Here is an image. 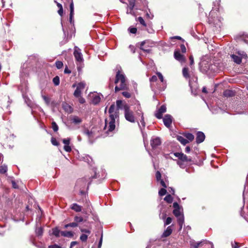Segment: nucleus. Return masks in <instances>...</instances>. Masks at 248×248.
I'll list each match as a JSON object with an SVG mask.
<instances>
[{
    "label": "nucleus",
    "mask_w": 248,
    "mask_h": 248,
    "mask_svg": "<svg viewBox=\"0 0 248 248\" xmlns=\"http://www.w3.org/2000/svg\"><path fill=\"white\" fill-rule=\"evenodd\" d=\"M128 30L130 33L135 34L136 33L137 29L136 28H129Z\"/></svg>",
    "instance_id": "nucleus-52"
},
{
    "label": "nucleus",
    "mask_w": 248,
    "mask_h": 248,
    "mask_svg": "<svg viewBox=\"0 0 248 248\" xmlns=\"http://www.w3.org/2000/svg\"><path fill=\"white\" fill-rule=\"evenodd\" d=\"M118 111L109 114L110 121L108 123V129L107 133L109 135L115 128V119L118 117Z\"/></svg>",
    "instance_id": "nucleus-2"
},
{
    "label": "nucleus",
    "mask_w": 248,
    "mask_h": 248,
    "mask_svg": "<svg viewBox=\"0 0 248 248\" xmlns=\"http://www.w3.org/2000/svg\"><path fill=\"white\" fill-rule=\"evenodd\" d=\"M140 123H141V124L143 127L145 126V123L144 122V119L143 116V112H141V119L140 120Z\"/></svg>",
    "instance_id": "nucleus-48"
},
{
    "label": "nucleus",
    "mask_w": 248,
    "mask_h": 248,
    "mask_svg": "<svg viewBox=\"0 0 248 248\" xmlns=\"http://www.w3.org/2000/svg\"><path fill=\"white\" fill-rule=\"evenodd\" d=\"M70 208L77 212H80L82 210V206L76 203L71 204Z\"/></svg>",
    "instance_id": "nucleus-16"
},
{
    "label": "nucleus",
    "mask_w": 248,
    "mask_h": 248,
    "mask_svg": "<svg viewBox=\"0 0 248 248\" xmlns=\"http://www.w3.org/2000/svg\"><path fill=\"white\" fill-rule=\"evenodd\" d=\"M123 95L126 98H129L131 96V93L128 92H123L122 93Z\"/></svg>",
    "instance_id": "nucleus-47"
},
{
    "label": "nucleus",
    "mask_w": 248,
    "mask_h": 248,
    "mask_svg": "<svg viewBox=\"0 0 248 248\" xmlns=\"http://www.w3.org/2000/svg\"><path fill=\"white\" fill-rule=\"evenodd\" d=\"M172 230L171 228V226H169L167 227V229L162 234V237H168L172 233Z\"/></svg>",
    "instance_id": "nucleus-18"
},
{
    "label": "nucleus",
    "mask_w": 248,
    "mask_h": 248,
    "mask_svg": "<svg viewBox=\"0 0 248 248\" xmlns=\"http://www.w3.org/2000/svg\"><path fill=\"white\" fill-rule=\"evenodd\" d=\"M185 136L188 140H189L190 141H192L194 139V135L190 133H186L185 135Z\"/></svg>",
    "instance_id": "nucleus-31"
},
{
    "label": "nucleus",
    "mask_w": 248,
    "mask_h": 248,
    "mask_svg": "<svg viewBox=\"0 0 248 248\" xmlns=\"http://www.w3.org/2000/svg\"><path fill=\"white\" fill-rule=\"evenodd\" d=\"M231 57L233 61L237 64H240L242 62L241 58L238 56L232 54L231 55Z\"/></svg>",
    "instance_id": "nucleus-25"
},
{
    "label": "nucleus",
    "mask_w": 248,
    "mask_h": 248,
    "mask_svg": "<svg viewBox=\"0 0 248 248\" xmlns=\"http://www.w3.org/2000/svg\"><path fill=\"white\" fill-rule=\"evenodd\" d=\"M80 231L82 232L88 233V234H90V233H91L90 230H89V229H86L81 228Z\"/></svg>",
    "instance_id": "nucleus-54"
},
{
    "label": "nucleus",
    "mask_w": 248,
    "mask_h": 248,
    "mask_svg": "<svg viewBox=\"0 0 248 248\" xmlns=\"http://www.w3.org/2000/svg\"><path fill=\"white\" fill-rule=\"evenodd\" d=\"M155 45V42L150 40H146L140 43V49L144 52L149 53L150 52L151 50L150 49H146V47H153Z\"/></svg>",
    "instance_id": "nucleus-4"
},
{
    "label": "nucleus",
    "mask_w": 248,
    "mask_h": 248,
    "mask_svg": "<svg viewBox=\"0 0 248 248\" xmlns=\"http://www.w3.org/2000/svg\"><path fill=\"white\" fill-rule=\"evenodd\" d=\"M199 65L201 71L203 73L207 72L210 69V64L206 61H202Z\"/></svg>",
    "instance_id": "nucleus-6"
},
{
    "label": "nucleus",
    "mask_w": 248,
    "mask_h": 248,
    "mask_svg": "<svg viewBox=\"0 0 248 248\" xmlns=\"http://www.w3.org/2000/svg\"><path fill=\"white\" fill-rule=\"evenodd\" d=\"M141 112H142L141 111V106L140 104H138L137 105V109L136 110V113L137 115L140 116L141 117Z\"/></svg>",
    "instance_id": "nucleus-40"
},
{
    "label": "nucleus",
    "mask_w": 248,
    "mask_h": 248,
    "mask_svg": "<svg viewBox=\"0 0 248 248\" xmlns=\"http://www.w3.org/2000/svg\"><path fill=\"white\" fill-rule=\"evenodd\" d=\"M180 48H181V51L183 53H185L186 52V47L184 45H183V44L181 45Z\"/></svg>",
    "instance_id": "nucleus-58"
},
{
    "label": "nucleus",
    "mask_w": 248,
    "mask_h": 248,
    "mask_svg": "<svg viewBox=\"0 0 248 248\" xmlns=\"http://www.w3.org/2000/svg\"><path fill=\"white\" fill-rule=\"evenodd\" d=\"M137 21H138L140 23V24L143 25V26L146 27L147 25L142 17H139L137 19Z\"/></svg>",
    "instance_id": "nucleus-38"
},
{
    "label": "nucleus",
    "mask_w": 248,
    "mask_h": 248,
    "mask_svg": "<svg viewBox=\"0 0 248 248\" xmlns=\"http://www.w3.org/2000/svg\"><path fill=\"white\" fill-rule=\"evenodd\" d=\"M52 233L56 237H59L61 235L62 231H61L58 227H55L52 229Z\"/></svg>",
    "instance_id": "nucleus-20"
},
{
    "label": "nucleus",
    "mask_w": 248,
    "mask_h": 248,
    "mask_svg": "<svg viewBox=\"0 0 248 248\" xmlns=\"http://www.w3.org/2000/svg\"><path fill=\"white\" fill-rule=\"evenodd\" d=\"M114 82L116 84L120 82V85H118L115 86V92H117L120 90H128L129 89L128 85L126 82L125 76L124 74H121L120 71H118L116 73Z\"/></svg>",
    "instance_id": "nucleus-1"
},
{
    "label": "nucleus",
    "mask_w": 248,
    "mask_h": 248,
    "mask_svg": "<svg viewBox=\"0 0 248 248\" xmlns=\"http://www.w3.org/2000/svg\"><path fill=\"white\" fill-rule=\"evenodd\" d=\"M182 74L184 77L186 79H189L190 76L189 73L188 68L187 67H184L182 70Z\"/></svg>",
    "instance_id": "nucleus-22"
},
{
    "label": "nucleus",
    "mask_w": 248,
    "mask_h": 248,
    "mask_svg": "<svg viewBox=\"0 0 248 248\" xmlns=\"http://www.w3.org/2000/svg\"><path fill=\"white\" fill-rule=\"evenodd\" d=\"M204 139L205 135L203 132L199 131L197 133L196 140L197 143H202L204 141Z\"/></svg>",
    "instance_id": "nucleus-12"
},
{
    "label": "nucleus",
    "mask_w": 248,
    "mask_h": 248,
    "mask_svg": "<svg viewBox=\"0 0 248 248\" xmlns=\"http://www.w3.org/2000/svg\"><path fill=\"white\" fill-rule=\"evenodd\" d=\"M141 112H142L141 111V106L140 104H138L137 105V109L136 110V113L137 115L140 116L141 117Z\"/></svg>",
    "instance_id": "nucleus-41"
},
{
    "label": "nucleus",
    "mask_w": 248,
    "mask_h": 248,
    "mask_svg": "<svg viewBox=\"0 0 248 248\" xmlns=\"http://www.w3.org/2000/svg\"><path fill=\"white\" fill-rule=\"evenodd\" d=\"M223 94L226 97H231L234 95V93L231 90H226L224 92Z\"/></svg>",
    "instance_id": "nucleus-30"
},
{
    "label": "nucleus",
    "mask_w": 248,
    "mask_h": 248,
    "mask_svg": "<svg viewBox=\"0 0 248 248\" xmlns=\"http://www.w3.org/2000/svg\"><path fill=\"white\" fill-rule=\"evenodd\" d=\"M115 106L114 104L111 105L108 109L109 114H110V113L111 114L112 113H114V112L118 111V110H117V111H115Z\"/></svg>",
    "instance_id": "nucleus-36"
},
{
    "label": "nucleus",
    "mask_w": 248,
    "mask_h": 248,
    "mask_svg": "<svg viewBox=\"0 0 248 248\" xmlns=\"http://www.w3.org/2000/svg\"><path fill=\"white\" fill-rule=\"evenodd\" d=\"M70 16H69V21L71 23H72L73 15H74V3L72 1L70 4Z\"/></svg>",
    "instance_id": "nucleus-19"
},
{
    "label": "nucleus",
    "mask_w": 248,
    "mask_h": 248,
    "mask_svg": "<svg viewBox=\"0 0 248 248\" xmlns=\"http://www.w3.org/2000/svg\"><path fill=\"white\" fill-rule=\"evenodd\" d=\"M88 238V235L86 234H82L80 236V240L82 242L86 241Z\"/></svg>",
    "instance_id": "nucleus-45"
},
{
    "label": "nucleus",
    "mask_w": 248,
    "mask_h": 248,
    "mask_svg": "<svg viewBox=\"0 0 248 248\" xmlns=\"http://www.w3.org/2000/svg\"><path fill=\"white\" fill-rule=\"evenodd\" d=\"M70 227H73V228H74V227H77L78 226L77 222H75V221H74V222H72V223H70Z\"/></svg>",
    "instance_id": "nucleus-59"
},
{
    "label": "nucleus",
    "mask_w": 248,
    "mask_h": 248,
    "mask_svg": "<svg viewBox=\"0 0 248 248\" xmlns=\"http://www.w3.org/2000/svg\"><path fill=\"white\" fill-rule=\"evenodd\" d=\"M155 177L157 181L159 182V180H161V174L159 171H157L155 173Z\"/></svg>",
    "instance_id": "nucleus-49"
},
{
    "label": "nucleus",
    "mask_w": 248,
    "mask_h": 248,
    "mask_svg": "<svg viewBox=\"0 0 248 248\" xmlns=\"http://www.w3.org/2000/svg\"><path fill=\"white\" fill-rule=\"evenodd\" d=\"M232 248H238V243L234 242V243H232Z\"/></svg>",
    "instance_id": "nucleus-64"
},
{
    "label": "nucleus",
    "mask_w": 248,
    "mask_h": 248,
    "mask_svg": "<svg viewBox=\"0 0 248 248\" xmlns=\"http://www.w3.org/2000/svg\"><path fill=\"white\" fill-rule=\"evenodd\" d=\"M167 193V190L165 189V188H162L160 189L159 191L158 194L160 196H162L165 195Z\"/></svg>",
    "instance_id": "nucleus-43"
},
{
    "label": "nucleus",
    "mask_w": 248,
    "mask_h": 248,
    "mask_svg": "<svg viewBox=\"0 0 248 248\" xmlns=\"http://www.w3.org/2000/svg\"><path fill=\"white\" fill-rule=\"evenodd\" d=\"M70 139H64L62 140L63 143L65 144V145H69L70 144Z\"/></svg>",
    "instance_id": "nucleus-55"
},
{
    "label": "nucleus",
    "mask_w": 248,
    "mask_h": 248,
    "mask_svg": "<svg viewBox=\"0 0 248 248\" xmlns=\"http://www.w3.org/2000/svg\"><path fill=\"white\" fill-rule=\"evenodd\" d=\"M116 106L118 108V110L119 109L124 110V106L125 105H128L125 102H123V101L119 100L116 101Z\"/></svg>",
    "instance_id": "nucleus-21"
},
{
    "label": "nucleus",
    "mask_w": 248,
    "mask_h": 248,
    "mask_svg": "<svg viewBox=\"0 0 248 248\" xmlns=\"http://www.w3.org/2000/svg\"><path fill=\"white\" fill-rule=\"evenodd\" d=\"M51 142L53 145L58 146L59 145V142L57 141L56 139L54 138H51Z\"/></svg>",
    "instance_id": "nucleus-50"
},
{
    "label": "nucleus",
    "mask_w": 248,
    "mask_h": 248,
    "mask_svg": "<svg viewBox=\"0 0 248 248\" xmlns=\"http://www.w3.org/2000/svg\"><path fill=\"white\" fill-rule=\"evenodd\" d=\"M36 234L38 236H42L43 233V229L42 227H39L36 229Z\"/></svg>",
    "instance_id": "nucleus-35"
},
{
    "label": "nucleus",
    "mask_w": 248,
    "mask_h": 248,
    "mask_svg": "<svg viewBox=\"0 0 248 248\" xmlns=\"http://www.w3.org/2000/svg\"><path fill=\"white\" fill-rule=\"evenodd\" d=\"M159 181L160 182L161 185L164 188H166L167 187V185H166L165 182L162 179L159 180Z\"/></svg>",
    "instance_id": "nucleus-61"
},
{
    "label": "nucleus",
    "mask_w": 248,
    "mask_h": 248,
    "mask_svg": "<svg viewBox=\"0 0 248 248\" xmlns=\"http://www.w3.org/2000/svg\"><path fill=\"white\" fill-rule=\"evenodd\" d=\"M129 5L128 6V9L127 11V14H132L133 9L135 5V0H128Z\"/></svg>",
    "instance_id": "nucleus-13"
},
{
    "label": "nucleus",
    "mask_w": 248,
    "mask_h": 248,
    "mask_svg": "<svg viewBox=\"0 0 248 248\" xmlns=\"http://www.w3.org/2000/svg\"><path fill=\"white\" fill-rule=\"evenodd\" d=\"M85 86V84L84 83L80 82L78 84L77 88L82 91L84 89Z\"/></svg>",
    "instance_id": "nucleus-42"
},
{
    "label": "nucleus",
    "mask_w": 248,
    "mask_h": 248,
    "mask_svg": "<svg viewBox=\"0 0 248 248\" xmlns=\"http://www.w3.org/2000/svg\"><path fill=\"white\" fill-rule=\"evenodd\" d=\"M81 91H82L81 90L78 89L77 88L74 93V95L75 96V97L77 98L80 97L81 93Z\"/></svg>",
    "instance_id": "nucleus-34"
},
{
    "label": "nucleus",
    "mask_w": 248,
    "mask_h": 248,
    "mask_svg": "<svg viewBox=\"0 0 248 248\" xmlns=\"http://www.w3.org/2000/svg\"><path fill=\"white\" fill-rule=\"evenodd\" d=\"M124 117L125 119L132 123L136 122V119L133 111L130 109L129 105H125L124 106Z\"/></svg>",
    "instance_id": "nucleus-3"
},
{
    "label": "nucleus",
    "mask_w": 248,
    "mask_h": 248,
    "mask_svg": "<svg viewBox=\"0 0 248 248\" xmlns=\"http://www.w3.org/2000/svg\"><path fill=\"white\" fill-rule=\"evenodd\" d=\"M202 243H203L202 241H201V242H198V243H196L194 245V246H193L194 248H198L200 246H202Z\"/></svg>",
    "instance_id": "nucleus-57"
},
{
    "label": "nucleus",
    "mask_w": 248,
    "mask_h": 248,
    "mask_svg": "<svg viewBox=\"0 0 248 248\" xmlns=\"http://www.w3.org/2000/svg\"><path fill=\"white\" fill-rule=\"evenodd\" d=\"M79 102L80 104H84L85 102V100L84 98L82 97H79Z\"/></svg>",
    "instance_id": "nucleus-62"
},
{
    "label": "nucleus",
    "mask_w": 248,
    "mask_h": 248,
    "mask_svg": "<svg viewBox=\"0 0 248 248\" xmlns=\"http://www.w3.org/2000/svg\"><path fill=\"white\" fill-rule=\"evenodd\" d=\"M71 121L75 124H79L82 122V119L77 116H71Z\"/></svg>",
    "instance_id": "nucleus-15"
},
{
    "label": "nucleus",
    "mask_w": 248,
    "mask_h": 248,
    "mask_svg": "<svg viewBox=\"0 0 248 248\" xmlns=\"http://www.w3.org/2000/svg\"><path fill=\"white\" fill-rule=\"evenodd\" d=\"M174 155L178 158V160H182L186 162H190L191 159L182 153H174Z\"/></svg>",
    "instance_id": "nucleus-7"
},
{
    "label": "nucleus",
    "mask_w": 248,
    "mask_h": 248,
    "mask_svg": "<svg viewBox=\"0 0 248 248\" xmlns=\"http://www.w3.org/2000/svg\"><path fill=\"white\" fill-rule=\"evenodd\" d=\"M172 200L173 198L170 194L167 195L164 198V201L169 203H171Z\"/></svg>",
    "instance_id": "nucleus-33"
},
{
    "label": "nucleus",
    "mask_w": 248,
    "mask_h": 248,
    "mask_svg": "<svg viewBox=\"0 0 248 248\" xmlns=\"http://www.w3.org/2000/svg\"><path fill=\"white\" fill-rule=\"evenodd\" d=\"M172 221V219L171 217H168L167 218L165 223H164V224L165 225H169Z\"/></svg>",
    "instance_id": "nucleus-51"
},
{
    "label": "nucleus",
    "mask_w": 248,
    "mask_h": 248,
    "mask_svg": "<svg viewBox=\"0 0 248 248\" xmlns=\"http://www.w3.org/2000/svg\"><path fill=\"white\" fill-rule=\"evenodd\" d=\"M158 78H159V79L160 80V81L161 82H163L164 81V78H163V75H162V74L160 72H157L156 73Z\"/></svg>",
    "instance_id": "nucleus-53"
},
{
    "label": "nucleus",
    "mask_w": 248,
    "mask_h": 248,
    "mask_svg": "<svg viewBox=\"0 0 248 248\" xmlns=\"http://www.w3.org/2000/svg\"><path fill=\"white\" fill-rule=\"evenodd\" d=\"M74 55L76 59V60L79 63H81L83 61L82 54L81 52V50L77 46L75 47Z\"/></svg>",
    "instance_id": "nucleus-5"
},
{
    "label": "nucleus",
    "mask_w": 248,
    "mask_h": 248,
    "mask_svg": "<svg viewBox=\"0 0 248 248\" xmlns=\"http://www.w3.org/2000/svg\"><path fill=\"white\" fill-rule=\"evenodd\" d=\"M182 210V209H181V208L178 209H174L173 211V213L176 217H178L183 215V214H181Z\"/></svg>",
    "instance_id": "nucleus-28"
},
{
    "label": "nucleus",
    "mask_w": 248,
    "mask_h": 248,
    "mask_svg": "<svg viewBox=\"0 0 248 248\" xmlns=\"http://www.w3.org/2000/svg\"><path fill=\"white\" fill-rule=\"evenodd\" d=\"M163 122L165 125L169 127L172 123V117L169 114L166 115L163 118Z\"/></svg>",
    "instance_id": "nucleus-9"
},
{
    "label": "nucleus",
    "mask_w": 248,
    "mask_h": 248,
    "mask_svg": "<svg viewBox=\"0 0 248 248\" xmlns=\"http://www.w3.org/2000/svg\"><path fill=\"white\" fill-rule=\"evenodd\" d=\"M7 170V167L6 165H3L0 167V173H5Z\"/></svg>",
    "instance_id": "nucleus-37"
},
{
    "label": "nucleus",
    "mask_w": 248,
    "mask_h": 248,
    "mask_svg": "<svg viewBox=\"0 0 248 248\" xmlns=\"http://www.w3.org/2000/svg\"><path fill=\"white\" fill-rule=\"evenodd\" d=\"M161 143V140L158 137L153 138L150 141L151 145L153 149H155Z\"/></svg>",
    "instance_id": "nucleus-8"
},
{
    "label": "nucleus",
    "mask_w": 248,
    "mask_h": 248,
    "mask_svg": "<svg viewBox=\"0 0 248 248\" xmlns=\"http://www.w3.org/2000/svg\"><path fill=\"white\" fill-rule=\"evenodd\" d=\"M174 56L175 59L180 62H182L185 61L184 55L181 54L179 51H175L174 53Z\"/></svg>",
    "instance_id": "nucleus-11"
},
{
    "label": "nucleus",
    "mask_w": 248,
    "mask_h": 248,
    "mask_svg": "<svg viewBox=\"0 0 248 248\" xmlns=\"http://www.w3.org/2000/svg\"><path fill=\"white\" fill-rule=\"evenodd\" d=\"M177 218L178 223L180 226V229L181 230L183 225L184 223V215L176 217Z\"/></svg>",
    "instance_id": "nucleus-24"
},
{
    "label": "nucleus",
    "mask_w": 248,
    "mask_h": 248,
    "mask_svg": "<svg viewBox=\"0 0 248 248\" xmlns=\"http://www.w3.org/2000/svg\"><path fill=\"white\" fill-rule=\"evenodd\" d=\"M61 236L71 238L74 236V233L72 232L69 231H62Z\"/></svg>",
    "instance_id": "nucleus-23"
},
{
    "label": "nucleus",
    "mask_w": 248,
    "mask_h": 248,
    "mask_svg": "<svg viewBox=\"0 0 248 248\" xmlns=\"http://www.w3.org/2000/svg\"><path fill=\"white\" fill-rule=\"evenodd\" d=\"M64 149L67 152H70L71 151V148L69 146V145H64Z\"/></svg>",
    "instance_id": "nucleus-56"
},
{
    "label": "nucleus",
    "mask_w": 248,
    "mask_h": 248,
    "mask_svg": "<svg viewBox=\"0 0 248 248\" xmlns=\"http://www.w3.org/2000/svg\"><path fill=\"white\" fill-rule=\"evenodd\" d=\"M86 184V181L85 178H81L78 179L76 183V186H77L84 187Z\"/></svg>",
    "instance_id": "nucleus-17"
},
{
    "label": "nucleus",
    "mask_w": 248,
    "mask_h": 248,
    "mask_svg": "<svg viewBox=\"0 0 248 248\" xmlns=\"http://www.w3.org/2000/svg\"><path fill=\"white\" fill-rule=\"evenodd\" d=\"M78 244L77 241H73L71 243L70 248H74V246H75Z\"/></svg>",
    "instance_id": "nucleus-63"
},
{
    "label": "nucleus",
    "mask_w": 248,
    "mask_h": 248,
    "mask_svg": "<svg viewBox=\"0 0 248 248\" xmlns=\"http://www.w3.org/2000/svg\"><path fill=\"white\" fill-rule=\"evenodd\" d=\"M53 82L55 85L57 86L60 84V79L59 77L56 76L53 79Z\"/></svg>",
    "instance_id": "nucleus-39"
},
{
    "label": "nucleus",
    "mask_w": 248,
    "mask_h": 248,
    "mask_svg": "<svg viewBox=\"0 0 248 248\" xmlns=\"http://www.w3.org/2000/svg\"><path fill=\"white\" fill-rule=\"evenodd\" d=\"M177 139L183 145H186L188 142V140H187L181 136H177Z\"/></svg>",
    "instance_id": "nucleus-27"
},
{
    "label": "nucleus",
    "mask_w": 248,
    "mask_h": 248,
    "mask_svg": "<svg viewBox=\"0 0 248 248\" xmlns=\"http://www.w3.org/2000/svg\"><path fill=\"white\" fill-rule=\"evenodd\" d=\"M52 128L55 132H57L58 130V126L55 122L52 123Z\"/></svg>",
    "instance_id": "nucleus-44"
},
{
    "label": "nucleus",
    "mask_w": 248,
    "mask_h": 248,
    "mask_svg": "<svg viewBox=\"0 0 248 248\" xmlns=\"http://www.w3.org/2000/svg\"><path fill=\"white\" fill-rule=\"evenodd\" d=\"M100 100L101 98L99 96V95L97 94H94L93 95L92 102L94 105H96L98 104L100 102Z\"/></svg>",
    "instance_id": "nucleus-26"
},
{
    "label": "nucleus",
    "mask_w": 248,
    "mask_h": 248,
    "mask_svg": "<svg viewBox=\"0 0 248 248\" xmlns=\"http://www.w3.org/2000/svg\"><path fill=\"white\" fill-rule=\"evenodd\" d=\"M166 111V107L164 105L161 106L155 114V117L158 119H161L162 117L163 113L165 112Z\"/></svg>",
    "instance_id": "nucleus-10"
},
{
    "label": "nucleus",
    "mask_w": 248,
    "mask_h": 248,
    "mask_svg": "<svg viewBox=\"0 0 248 248\" xmlns=\"http://www.w3.org/2000/svg\"><path fill=\"white\" fill-rule=\"evenodd\" d=\"M74 221L78 225V223L83 221V218L82 217L75 216L74 217Z\"/></svg>",
    "instance_id": "nucleus-32"
},
{
    "label": "nucleus",
    "mask_w": 248,
    "mask_h": 248,
    "mask_svg": "<svg viewBox=\"0 0 248 248\" xmlns=\"http://www.w3.org/2000/svg\"><path fill=\"white\" fill-rule=\"evenodd\" d=\"M83 133L88 137L90 140L94 137V133L92 130L90 131L88 129H85Z\"/></svg>",
    "instance_id": "nucleus-14"
},
{
    "label": "nucleus",
    "mask_w": 248,
    "mask_h": 248,
    "mask_svg": "<svg viewBox=\"0 0 248 248\" xmlns=\"http://www.w3.org/2000/svg\"><path fill=\"white\" fill-rule=\"evenodd\" d=\"M190 65L192 66L194 64V58L192 55L189 56Z\"/></svg>",
    "instance_id": "nucleus-60"
},
{
    "label": "nucleus",
    "mask_w": 248,
    "mask_h": 248,
    "mask_svg": "<svg viewBox=\"0 0 248 248\" xmlns=\"http://www.w3.org/2000/svg\"><path fill=\"white\" fill-rule=\"evenodd\" d=\"M176 161H177V164L179 166V167L181 168L184 169L186 168V162H185V161H183L182 160H180L178 159L177 160H176Z\"/></svg>",
    "instance_id": "nucleus-29"
},
{
    "label": "nucleus",
    "mask_w": 248,
    "mask_h": 248,
    "mask_svg": "<svg viewBox=\"0 0 248 248\" xmlns=\"http://www.w3.org/2000/svg\"><path fill=\"white\" fill-rule=\"evenodd\" d=\"M55 64L58 69H61L63 66V63L61 61H57Z\"/></svg>",
    "instance_id": "nucleus-46"
}]
</instances>
